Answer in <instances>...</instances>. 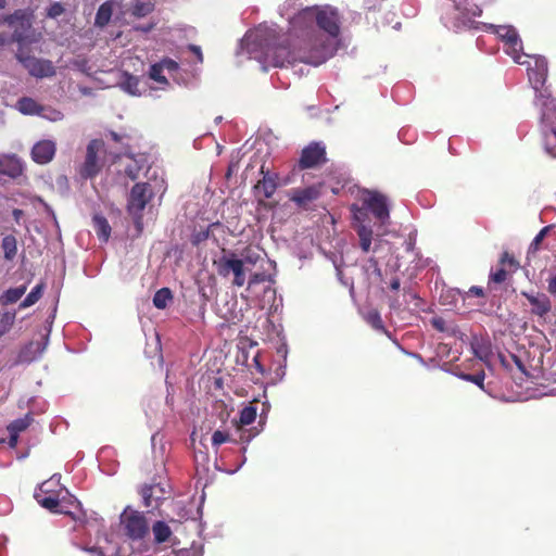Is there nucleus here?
I'll return each mask as SVG.
<instances>
[{
  "label": "nucleus",
  "mask_w": 556,
  "mask_h": 556,
  "mask_svg": "<svg viewBox=\"0 0 556 556\" xmlns=\"http://www.w3.org/2000/svg\"><path fill=\"white\" fill-rule=\"evenodd\" d=\"M319 197L320 186H308L301 189H294L290 199L296 205L304 207L308 203L317 200Z\"/></svg>",
  "instance_id": "obj_21"
},
{
  "label": "nucleus",
  "mask_w": 556,
  "mask_h": 556,
  "mask_svg": "<svg viewBox=\"0 0 556 556\" xmlns=\"http://www.w3.org/2000/svg\"><path fill=\"white\" fill-rule=\"evenodd\" d=\"M351 212L353 213L354 219L358 223V225H364V220L367 217L368 208L362 203V206L357 204H352Z\"/></svg>",
  "instance_id": "obj_40"
},
{
  "label": "nucleus",
  "mask_w": 556,
  "mask_h": 556,
  "mask_svg": "<svg viewBox=\"0 0 556 556\" xmlns=\"http://www.w3.org/2000/svg\"><path fill=\"white\" fill-rule=\"evenodd\" d=\"M506 265H509L514 269H517L519 266L516 258L513 255H510L508 252L502 253L501 258H500V267L496 268L494 271L492 270L490 273V277H489L490 282L503 283L504 281H506L507 277H508V271L505 268Z\"/></svg>",
  "instance_id": "obj_19"
},
{
  "label": "nucleus",
  "mask_w": 556,
  "mask_h": 556,
  "mask_svg": "<svg viewBox=\"0 0 556 556\" xmlns=\"http://www.w3.org/2000/svg\"><path fill=\"white\" fill-rule=\"evenodd\" d=\"M547 291L549 294L556 296V275L547 279Z\"/></svg>",
  "instance_id": "obj_48"
},
{
  "label": "nucleus",
  "mask_w": 556,
  "mask_h": 556,
  "mask_svg": "<svg viewBox=\"0 0 556 556\" xmlns=\"http://www.w3.org/2000/svg\"><path fill=\"white\" fill-rule=\"evenodd\" d=\"M15 320L14 312H5L0 320V334L8 332L13 326Z\"/></svg>",
  "instance_id": "obj_38"
},
{
  "label": "nucleus",
  "mask_w": 556,
  "mask_h": 556,
  "mask_svg": "<svg viewBox=\"0 0 556 556\" xmlns=\"http://www.w3.org/2000/svg\"><path fill=\"white\" fill-rule=\"evenodd\" d=\"M51 121H61L63 118V114L60 111L52 110L50 116H47Z\"/></svg>",
  "instance_id": "obj_55"
},
{
  "label": "nucleus",
  "mask_w": 556,
  "mask_h": 556,
  "mask_svg": "<svg viewBox=\"0 0 556 556\" xmlns=\"http://www.w3.org/2000/svg\"><path fill=\"white\" fill-rule=\"evenodd\" d=\"M365 321L370 325L375 330L381 331L386 334L389 333L383 325L380 313L376 308H371L363 315Z\"/></svg>",
  "instance_id": "obj_29"
},
{
  "label": "nucleus",
  "mask_w": 556,
  "mask_h": 556,
  "mask_svg": "<svg viewBox=\"0 0 556 556\" xmlns=\"http://www.w3.org/2000/svg\"><path fill=\"white\" fill-rule=\"evenodd\" d=\"M124 87L129 93L136 94L138 90V79L132 76H129L126 79Z\"/></svg>",
  "instance_id": "obj_44"
},
{
  "label": "nucleus",
  "mask_w": 556,
  "mask_h": 556,
  "mask_svg": "<svg viewBox=\"0 0 556 556\" xmlns=\"http://www.w3.org/2000/svg\"><path fill=\"white\" fill-rule=\"evenodd\" d=\"M46 344L41 342H29L23 346L17 355V363H30L45 351Z\"/></svg>",
  "instance_id": "obj_23"
},
{
  "label": "nucleus",
  "mask_w": 556,
  "mask_h": 556,
  "mask_svg": "<svg viewBox=\"0 0 556 556\" xmlns=\"http://www.w3.org/2000/svg\"><path fill=\"white\" fill-rule=\"evenodd\" d=\"M291 29L295 33H303L304 39L308 40L312 34H316L323 41L328 43L333 54V47L329 39H325L315 28L316 24L319 29L324 30L330 38L336 39L340 35V15L336 8L330 5L307 7L299 11L290 18Z\"/></svg>",
  "instance_id": "obj_2"
},
{
  "label": "nucleus",
  "mask_w": 556,
  "mask_h": 556,
  "mask_svg": "<svg viewBox=\"0 0 556 556\" xmlns=\"http://www.w3.org/2000/svg\"><path fill=\"white\" fill-rule=\"evenodd\" d=\"M481 13H482V10H481L480 8H478V7H477V8H476V10L472 12V14H473V15H477V16L481 15Z\"/></svg>",
  "instance_id": "obj_59"
},
{
  "label": "nucleus",
  "mask_w": 556,
  "mask_h": 556,
  "mask_svg": "<svg viewBox=\"0 0 556 556\" xmlns=\"http://www.w3.org/2000/svg\"><path fill=\"white\" fill-rule=\"evenodd\" d=\"M471 295L483 298L484 296V290L481 287L472 286L470 287L468 291Z\"/></svg>",
  "instance_id": "obj_50"
},
{
  "label": "nucleus",
  "mask_w": 556,
  "mask_h": 556,
  "mask_svg": "<svg viewBox=\"0 0 556 556\" xmlns=\"http://www.w3.org/2000/svg\"><path fill=\"white\" fill-rule=\"evenodd\" d=\"M208 237H210V230L208 229L202 230L192 236L191 242H192V244L198 245L201 242L207 240Z\"/></svg>",
  "instance_id": "obj_46"
},
{
  "label": "nucleus",
  "mask_w": 556,
  "mask_h": 556,
  "mask_svg": "<svg viewBox=\"0 0 556 556\" xmlns=\"http://www.w3.org/2000/svg\"><path fill=\"white\" fill-rule=\"evenodd\" d=\"M2 250L4 253V258L7 261H12L17 253V240L13 235H7L2 239Z\"/></svg>",
  "instance_id": "obj_30"
},
{
  "label": "nucleus",
  "mask_w": 556,
  "mask_h": 556,
  "mask_svg": "<svg viewBox=\"0 0 556 556\" xmlns=\"http://www.w3.org/2000/svg\"><path fill=\"white\" fill-rule=\"evenodd\" d=\"M160 64H164V68H167L169 71H175L178 68L177 62H175L172 59H164L163 61L160 62Z\"/></svg>",
  "instance_id": "obj_49"
},
{
  "label": "nucleus",
  "mask_w": 556,
  "mask_h": 556,
  "mask_svg": "<svg viewBox=\"0 0 556 556\" xmlns=\"http://www.w3.org/2000/svg\"><path fill=\"white\" fill-rule=\"evenodd\" d=\"M56 147L51 140H41L31 149V159L37 164H47L51 162L55 155Z\"/></svg>",
  "instance_id": "obj_17"
},
{
  "label": "nucleus",
  "mask_w": 556,
  "mask_h": 556,
  "mask_svg": "<svg viewBox=\"0 0 556 556\" xmlns=\"http://www.w3.org/2000/svg\"><path fill=\"white\" fill-rule=\"evenodd\" d=\"M154 543H169L170 547L179 545V540L173 535L170 527L162 520L155 521L152 526Z\"/></svg>",
  "instance_id": "obj_20"
},
{
  "label": "nucleus",
  "mask_w": 556,
  "mask_h": 556,
  "mask_svg": "<svg viewBox=\"0 0 556 556\" xmlns=\"http://www.w3.org/2000/svg\"><path fill=\"white\" fill-rule=\"evenodd\" d=\"M520 294L531 304V314L544 317L552 311V302L545 293H529L527 291H521Z\"/></svg>",
  "instance_id": "obj_15"
},
{
  "label": "nucleus",
  "mask_w": 556,
  "mask_h": 556,
  "mask_svg": "<svg viewBox=\"0 0 556 556\" xmlns=\"http://www.w3.org/2000/svg\"><path fill=\"white\" fill-rule=\"evenodd\" d=\"M49 485V481L43 482L39 488V492L35 493V498L43 508L53 513H60L58 509L60 505L59 496L50 492Z\"/></svg>",
  "instance_id": "obj_18"
},
{
  "label": "nucleus",
  "mask_w": 556,
  "mask_h": 556,
  "mask_svg": "<svg viewBox=\"0 0 556 556\" xmlns=\"http://www.w3.org/2000/svg\"><path fill=\"white\" fill-rule=\"evenodd\" d=\"M16 105L18 111L23 114L41 115L43 111V108L29 97L21 98Z\"/></svg>",
  "instance_id": "obj_26"
},
{
  "label": "nucleus",
  "mask_w": 556,
  "mask_h": 556,
  "mask_svg": "<svg viewBox=\"0 0 556 556\" xmlns=\"http://www.w3.org/2000/svg\"><path fill=\"white\" fill-rule=\"evenodd\" d=\"M141 170V167L138 165V163L136 161H134L132 163L128 164L126 167H125V174L131 179V180H136L138 177H139V173Z\"/></svg>",
  "instance_id": "obj_43"
},
{
  "label": "nucleus",
  "mask_w": 556,
  "mask_h": 556,
  "mask_svg": "<svg viewBox=\"0 0 556 556\" xmlns=\"http://www.w3.org/2000/svg\"><path fill=\"white\" fill-rule=\"evenodd\" d=\"M106 136L110 137L115 142H121L123 140V136L113 130L109 131V134Z\"/></svg>",
  "instance_id": "obj_56"
},
{
  "label": "nucleus",
  "mask_w": 556,
  "mask_h": 556,
  "mask_svg": "<svg viewBox=\"0 0 556 556\" xmlns=\"http://www.w3.org/2000/svg\"><path fill=\"white\" fill-rule=\"evenodd\" d=\"M327 162L326 148L320 142H311L303 148L298 162L300 169L315 168Z\"/></svg>",
  "instance_id": "obj_12"
},
{
  "label": "nucleus",
  "mask_w": 556,
  "mask_h": 556,
  "mask_svg": "<svg viewBox=\"0 0 556 556\" xmlns=\"http://www.w3.org/2000/svg\"><path fill=\"white\" fill-rule=\"evenodd\" d=\"M369 267L372 268V275H375L376 279L381 281L382 280V271L379 267L378 261L375 257H370L368 260Z\"/></svg>",
  "instance_id": "obj_45"
},
{
  "label": "nucleus",
  "mask_w": 556,
  "mask_h": 556,
  "mask_svg": "<svg viewBox=\"0 0 556 556\" xmlns=\"http://www.w3.org/2000/svg\"><path fill=\"white\" fill-rule=\"evenodd\" d=\"M444 320L442 318L432 319V325L435 329L443 331L444 330Z\"/></svg>",
  "instance_id": "obj_54"
},
{
  "label": "nucleus",
  "mask_w": 556,
  "mask_h": 556,
  "mask_svg": "<svg viewBox=\"0 0 556 556\" xmlns=\"http://www.w3.org/2000/svg\"><path fill=\"white\" fill-rule=\"evenodd\" d=\"M104 150V142L100 139H92L86 149V156L84 163L79 166V175L83 179H90L96 177L101 168L102 162L99 153Z\"/></svg>",
  "instance_id": "obj_9"
},
{
  "label": "nucleus",
  "mask_w": 556,
  "mask_h": 556,
  "mask_svg": "<svg viewBox=\"0 0 556 556\" xmlns=\"http://www.w3.org/2000/svg\"><path fill=\"white\" fill-rule=\"evenodd\" d=\"M258 257H260V255H253V254L247 253L244 255V258H242V260H243L244 264L254 265L257 262Z\"/></svg>",
  "instance_id": "obj_51"
},
{
  "label": "nucleus",
  "mask_w": 556,
  "mask_h": 556,
  "mask_svg": "<svg viewBox=\"0 0 556 556\" xmlns=\"http://www.w3.org/2000/svg\"><path fill=\"white\" fill-rule=\"evenodd\" d=\"M400 286H401V283H400V279H399V278H393V279H392V281H391V283H390V288H391L392 290H395V291H396V290H399V289H400Z\"/></svg>",
  "instance_id": "obj_57"
},
{
  "label": "nucleus",
  "mask_w": 556,
  "mask_h": 556,
  "mask_svg": "<svg viewBox=\"0 0 556 556\" xmlns=\"http://www.w3.org/2000/svg\"><path fill=\"white\" fill-rule=\"evenodd\" d=\"M152 11L150 3L137 2L134 7L132 13L135 16L142 17Z\"/></svg>",
  "instance_id": "obj_41"
},
{
  "label": "nucleus",
  "mask_w": 556,
  "mask_h": 556,
  "mask_svg": "<svg viewBox=\"0 0 556 556\" xmlns=\"http://www.w3.org/2000/svg\"><path fill=\"white\" fill-rule=\"evenodd\" d=\"M0 174L11 178H17L23 174V164L15 155L4 154L0 156Z\"/></svg>",
  "instance_id": "obj_22"
},
{
  "label": "nucleus",
  "mask_w": 556,
  "mask_h": 556,
  "mask_svg": "<svg viewBox=\"0 0 556 556\" xmlns=\"http://www.w3.org/2000/svg\"><path fill=\"white\" fill-rule=\"evenodd\" d=\"M43 283H38L33 288V290L26 295V298L20 303V309L29 307L37 303L43 293Z\"/></svg>",
  "instance_id": "obj_32"
},
{
  "label": "nucleus",
  "mask_w": 556,
  "mask_h": 556,
  "mask_svg": "<svg viewBox=\"0 0 556 556\" xmlns=\"http://www.w3.org/2000/svg\"><path fill=\"white\" fill-rule=\"evenodd\" d=\"M163 70H164V64L155 63V64L151 65L150 72H149L150 78L160 84H166L167 79L163 75Z\"/></svg>",
  "instance_id": "obj_36"
},
{
  "label": "nucleus",
  "mask_w": 556,
  "mask_h": 556,
  "mask_svg": "<svg viewBox=\"0 0 556 556\" xmlns=\"http://www.w3.org/2000/svg\"><path fill=\"white\" fill-rule=\"evenodd\" d=\"M490 28L498 36V38L504 43V51L511 56V59L518 64H526L527 60L523 58H529L528 54L523 53L522 41L517 33V30L513 26L508 25H500L494 26L490 25Z\"/></svg>",
  "instance_id": "obj_5"
},
{
  "label": "nucleus",
  "mask_w": 556,
  "mask_h": 556,
  "mask_svg": "<svg viewBox=\"0 0 556 556\" xmlns=\"http://www.w3.org/2000/svg\"><path fill=\"white\" fill-rule=\"evenodd\" d=\"M153 195L151 185L148 182H137L130 190L127 200V212L132 217L139 231H141L143 227V211Z\"/></svg>",
  "instance_id": "obj_3"
},
{
  "label": "nucleus",
  "mask_w": 556,
  "mask_h": 556,
  "mask_svg": "<svg viewBox=\"0 0 556 556\" xmlns=\"http://www.w3.org/2000/svg\"><path fill=\"white\" fill-rule=\"evenodd\" d=\"M514 358L516 359V362H517L518 366H519V367H521V363H520V361H519L516 356H514Z\"/></svg>",
  "instance_id": "obj_63"
},
{
  "label": "nucleus",
  "mask_w": 556,
  "mask_h": 556,
  "mask_svg": "<svg viewBox=\"0 0 556 556\" xmlns=\"http://www.w3.org/2000/svg\"><path fill=\"white\" fill-rule=\"evenodd\" d=\"M173 299V294L169 288H162L157 290L153 296V305L159 309L167 307L168 302Z\"/></svg>",
  "instance_id": "obj_33"
},
{
  "label": "nucleus",
  "mask_w": 556,
  "mask_h": 556,
  "mask_svg": "<svg viewBox=\"0 0 556 556\" xmlns=\"http://www.w3.org/2000/svg\"><path fill=\"white\" fill-rule=\"evenodd\" d=\"M366 9H367L368 11H370V10H376L377 8H376V5H374V4H368V5L366 7Z\"/></svg>",
  "instance_id": "obj_62"
},
{
  "label": "nucleus",
  "mask_w": 556,
  "mask_h": 556,
  "mask_svg": "<svg viewBox=\"0 0 556 556\" xmlns=\"http://www.w3.org/2000/svg\"><path fill=\"white\" fill-rule=\"evenodd\" d=\"M65 9L60 2H53L47 12V16L50 18H56L64 13Z\"/></svg>",
  "instance_id": "obj_42"
},
{
  "label": "nucleus",
  "mask_w": 556,
  "mask_h": 556,
  "mask_svg": "<svg viewBox=\"0 0 556 556\" xmlns=\"http://www.w3.org/2000/svg\"><path fill=\"white\" fill-rule=\"evenodd\" d=\"M10 433V438H9V445L10 447H16L17 444H18V435L17 433H13V432H9Z\"/></svg>",
  "instance_id": "obj_53"
},
{
  "label": "nucleus",
  "mask_w": 556,
  "mask_h": 556,
  "mask_svg": "<svg viewBox=\"0 0 556 556\" xmlns=\"http://www.w3.org/2000/svg\"><path fill=\"white\" fill-rule=\"evenodd\" d=\"M5 43V39L2 34H0V46H3Z\"/></svg>",
  "instance_id": "obj_61"
},
{
  "label": "nucleus",
  "mask_w": 556,
  "mask_h": 556,
  "mask_svg": "<svg viewBox=\"0 0 556 556\" xmlns=\"http://www.w3.org/2000/svg\"><path fill=\"white\" fill-rule=\"evenodd\" d=\"M93 229L101 241L106 242L111 236V226L108 219L101 214L92 217Z\"/></svg>",
  "instance_id": "obj_24"
},
{
  "label": "nucleus",
  "mask_w": 556,
  "mask_h": 556,
  "mask_svg": "<svg viewBox=\"0 0 556 556\" xmlns=\"http://www.w3.org/2000/svg\"><path fill=\"white\" fill-rule=\"evenodd\" d=\"M150 29H152V25L148 26V27H147V28H144L143 30H144V31H148V30H150Z\"/></svg>",
  "instance_id": "obj_64"
},
{
  "label": "nucleus",
  "mask_w": 556,
  "mask_h": 556,
  "mask_svg": "<svg viewBox=\"0 0 556 556\" xmlns=\"http://www.w3.org/2000/svg\"><path fill=\"white\" fill-rule=\"evenodd\" d=\"M15 56L18 62L28 71L29 75L34 77H52L56 73L55 67L50 60L38 59L34 55H30L29 51L25 50L23 47L18 48Z\"/></svg>",
  "instance_id": "obj_8"
},
{
  "label": "nucleus",
  "mask_w": 556,
  "mask_h": 556,
  "mask_svg": "<svg viewBox=\"0 0 556 556\" xmlns=\"http://www.w3.org/2000/svg\"><path fill=\"white\" fill-rule=\"evenodd\" d=\"M121 525L131 540H142L149 533V523L143 513L126 507L121 515Z\"/></svg>",
  "instance_id": "obj_7"
},
{
  "label": "nucleus",
  "mask_w": 556,
  "mask_h": 556,
  "mask_svg": "<svg viewBox=\"0 0 556 556\" xmlns=\"http://www.w3.org/2000/svg\"><path fill=\"white\" fill-rule=\"evenodd\" d=\"M34 422L31 413H27L24 417L13 420L8 427L9 432L17 433L25 431Z\"/></svg>",
  "instance_id": "obj_31"
},
{
  "label": "nucleus",
  "mask_w": 556,
  "mask_h": 556,
  "mask_svg": "<svg viewBox=\"0 0 556 556\" xmlns=\"http://www.w3.org/2000/svg\"><path fill=\"white\" fill-rule=\"evenodd\" d=\"M112 14H113V1L109 0V1L103 2L97 11L96 18H94V25L97 27L103 28L104 26H106L110 23Z\"/></svg>",
  "instance_id": "obj_25"
},
{
  "label": "nucleus",
  "mask_w": 556,
  "mask_h": 556,
  "mask_svg": "<svg viewBox=\"0 0 556 556\" xmlns=\"http://www.w3.org/2000/svg\"><path fill=\"white\" fill-rule=\"evenodd\" d=\"M355 230L359 238V247L362 251L368 253L371 248L372 229L366 225H357Z\"/></svg>",
  "instance_id": "obj_28"
},
{
  "label": "nucleus",
  "mask_w": 556,
  "mask_h": 556,
  "mask_svg": "<svg viewBox=\"0 0 556 556\" xmlns=\"http://www.w3.org/2000/svg\"><path fill=\"white\" fill-rule=\"evenodd\" d=\"M261 174L263 178L257 181L254 186L255 193L261 194L264 199H270L278 187V175L270 174L269 170H265V166L262 165Z\"/></svg>",
  "instance_id": "obj_16"
},
{
  "label": "nucleus",
  "mask_w": 556,
  "mask_h": 556,
  "mask_svg": "<svg viewBox=\"0 0 556 556\" xmlns=\"http://www.w3.org/2000/svg\"><path fill=\"white\" fill-rule=\"evenodd\" d=\"M139 493L142 497L143 506L157 509L166 498V490L161 483L143 484Z\"/></svg>",
  "instance_id": "obj_14"
},
{
  "label": "nucleus",
  "mask_w": 556,
  "mask_h": 556,
  "mask_svg": "<svg viewBox=\"0 0 556 556\" xmlns=\"http://www.w3.org/2000/svg\"><path fill=\"white\" fill-rule=\"evenodd\" d=\"M266 279H267V276L265 273H254L250 276L249 287L262 283V282L266 281Z\"/></svg>",
  "instance_id": "obj_47"
},
{
  "label": "nucleus",
  "mask_w": 556,
  "mask_h": 556,
  "mask_svg": "<svg viewBox=\"0 0 556 556\" xmlns=\"http://www.w3.org/2000/svg\"><path fill=\"white\" fill-rule=\"evenodd\" d=\"M330 56V46L316 34H312L308 40L303 38L293 50L282 45L268 46L264 52V62L275 67H283L296 62L317 66Z\"/></svg>",
  "instance_id": "obj_1"
},
{
  "label": "nucleus",
  "mask_w": 556,
  "mask_h": 556,
  "mask_svg": "<svg viewBox=\"0 0 556 556\" xmlns=\"http://www.w3.org/2000/svg\"><path fill=\"white\" fill-rule=\"evenodd\" d=\"M551 227L552 226H545L539 231V233L534 237V239L532 240V242L529 247V252L535 253L540 250L541 243L544 240V238L546 237V235L548 233Z\"/></svg>",
  "instance_id": "obj_37"
},
{
  "label": "nucleus",
  "mask_w": 556,
  "mask_h": 556,
  "mask_svg": "<svg viewBox=\"0 0 556 556\" xmlns=\"http://www.w3.org/2000/svg\"><path fill=\"white\" fill-rule=\"evenodd\" d=\"M362 203L371 212L376 219L382 225L390 218L388 200L386 195L378 191L366 190L362 197Z\"/></svg>",
  "instance_id": "obj_11"
},
{
  "label": "nucleus",
  "mask_w": 556,
  "mask_h": 556,
  "mask_svg": "<svg viewBox=\"0 0 556 556\" xmlns=\"http://www.w3.org/2000/svg\"><path fill=\"white\" fill-rule=\"evenodd\" d=\"M167 556H202V548L195 545H192L191 547L188 548H179L177 545L175 547H172V552Z\"/></svg>",
  "instance_id": "obj_35"
},
{
  "label": "nucleus",
  "mask_w": 556,
  "mask_h": 556,
  "mask_svg": "<svg viewBox=\"0 0 556 556\" xmlns=\"http://www.w3.org/2000/svg\"><path fill=\"white\" fill-rule=\"evenodd\" d=\"M217 274L220 277L233 275L232 285L242 287L245 283L244 262L233 251L222 250V255L213 261Z\"/></svg>",
  "instance_id": "obj_4"
},
{
  "label": "nucleus",
  "mask_w": 556,
  "mask_h": 556,
  "mask_svg": "<svg viewBox=\"0 0 556 556\" xmlns=\"http://www.w3.org/2000/svg\"><path fill=\"white\" fill-rule=\"evenodd\" d=\"M527 60L528 66V76L530 83L533 85V88L538 90L541 88L547 77L548 73V64L547 60L544 56L540 55H529V58H523Z\"/></svg>",
  "instance_id": "obj_13"
},
{
  "label": "nucleus",
  "mask_w": 556,
  "mask_h": 556,
  "mask_svg": "<svg viewBox=\"0 0 556 556\" xmlns=\"http://www.w3.org/2000/svg\"><path fill=\"white\" fill-rule=\"evenodd\" d=\"M189 49H190V51H192V52L197 55V58H198V60H199L200 62H202V61H203L202 51H201V48H200L199 46L190 45V46H189Z\"/></svg>",
  "instance_id": "obj_52"
},
{
  "label": "nucleus",
  "mask_w": 556,
  "mask_h": 556,
  "mask_svg": "<svg viewBox=\"0 0 556 556\" xmlns=\"http://www.w3.org/2000/svg\"><path fill=\"white\" fill-rule=\"evenodd\" d=\"M7 5V0H0V10L4 9Z\"/></svg>",
  "instance_id": "obj_60"
},
{
  "label": "nucleus",
  "mask_w": 556,
  "mask_h": 556,
  "mask_svg": "<svg viewBox=\"0 0 556 556\" xmlns=\"http://www.w3.org/2000/svg\"><path fill=\"white\" fill-rule=\"evenodd\" d=\"M211 440H212V445L214 447H218L222 444L227 443V442H231L235 444L242 443L240 441V435L238 437V439H235L229 434V432L222 431V430L214 431Z\"/></svg>",
  "instance_id": "obj_34"
},
{
  "label": "nucleus",
  "mask_w": 556,
  "mask_h": 556,
  "mask_svg": "<svg viewBox=\"0 0 556 556\" xmlns=\"http://www.w3.org/2000/svg\"><path fill=\"white\" fill-rule=\"evenodd\" d=\"M3 22L14 28L12 39L20 43V47L33 41L31 15L25 10H15L14 13L3 16Z\"/></svg>",
  "instance_id": "obj_6"
},
{
  "label": "nucleus",
  "mask_w": 556,
  "mask_h": 556,
  "mask_svg": "<svg viewBox=\"0 0 556 556\" xmlns=\"http://www.w3.org/2000/svg\"><path fill=\"white\" fill-rule=\"evenodd\" d=\"M22 213H23V212H22L21 210H18V208H15V210L13 211V215L15 216V218H16V219L20 217V215H22Z\"/></svg>",
  "instance_id": "obj_58"
},
{
  "label": "nucleus",
  "mask_w": 556,
  "mask_h": 556,
  "mask_svg": "<svg viewBox=\"0 0 556 556\" xmlns=\"http://www.w3.org/2000/svg\"><path fill=\"white\" fill-rule=\"evenodd\" d=\"M26 290V285L8 289L2 295H0V304L9 305L16 303L25 294Z\"/></svg>",
  "instance_id": "obj_27"
},
{
  "label": "nucleus",
  "mask_w": 556,
  "mask_h": 556,
  "mask_svg": "<svg viewBox=\"0 0 556 556\" xmlns=\"http://www.w3.org/2000/svg\"><path fill=\"white\" fill-rule=\"evenodd\" d=\"M460 378L466 381L472 382V383L477 384L480 389L484 390V383H483L484 378H485L484 371L481 370L477 374H462Z\"/></svg>",
  "instance_id": "obj_39"
},
{
  "label": "nucleus",
  "mask_w": 556,
  "mask_h": 556,
  "mask_svg": "<svg viewBox=\"0 0 556 556\" xmlns=\"http://www.w3.org/2000/svg\"><path fill=\"white\" fill-rule=\"evenodd\" d=\"M256 416L257 409L253 403H250L240 410L238 419L231 420V425L236 429V432L240 434L241 442L249 443L258 434L260 431L255 427L247 428L255 421Z\"/></svg>",
  "instance_id": "obj_10"
}]
</instances>
